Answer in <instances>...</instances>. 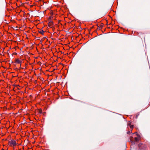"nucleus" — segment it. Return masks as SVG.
<instances>
[{"instance_id":"1","label":"nucleus","mask_w":150,"mask_h":150,"mask_svg":"<svg viewBox=\"0 0 150 150\" xmlns=\"http://www.w3.org/2000/svg\"><path fill=\"white\" fill-rule=\"evenodd\" d=\"M133 136L134 137V135H136L137 136L136 137H134V142H138L140 139V136L139 134H138L137 132H135L133 134Z\"/></svg>"},{"instance_id":"2","label":"nucleus","mask_w":150,"mask_h":150,"mask_svg":"<svg viewBox=\"0 0 150 150\" xmlns=\"http://www.w3.org/2000/svg\"><path fill=\"white\" fill-rule=\"evenodd\" d=\"M8 144L11 147H14L16 146L17 144H17L16 141L13 140L9 141Z\"/></svg>"},{"instance_id":"3","label":"nucleus","mask_w":150,"mask_h":150,"mask_svg":"<svg viewBox=\"0 0 150 150\" xmlns=\"http://www.w3.org/2000/svg\"><path fill=\"white\" fill-rule=\"evenodd\" d=\"M139 147L140 150H144L146 149V145L143 144H139L138 145Z\"/></svg>"},{"instance_id":"4","label":"nucleus","mask_w":150,"mask_h":150,"mask_svg":"<svg viewBox=\"0 0 150 150\" xmlns=\"http://www.w3.org/2000/svg\"><path fill=\"white\" fill-rule=\"evenodd\" d=\"M16 62L18 64H20V65L21 66V61L18 59H16Z\"/></svg>"},{"instance_id":"5","label":"nucleus","mask_w":150,"mask_h":150,"mask_svg":"<svg viewBox=\"0 0 150 150\" xmlns=\"http://www.w3.org/2000/svg\"><path fill=\"white\" fill-rule=\"evenodd\" d=\"M130 141L132 142V143H134V141L133 139V137H132L131 136L130 137Z\"/></svg>"},{"instance_id":"6","label":"nucleus","mask_w":150,"mask_h":150,"mask_svg":"<svg viewBox=\"0 0 150 150\" xmlns=\"http://www.w3.org/2000/svg\"><path fill=\"white\" fill-rule=\"evenodd\" d=\"M128 125L129 126V127L131 129H132L133 127V125H131L130 123H128Z\"/></svg>"},{"instance_id":"7","label":"nucleus","mask_w":150,"mask_h":150,"mask_svg":"<svg viewBox=\"0 0 150 150\" xmlns=\"http://www.w3.org/2000/svg\"><path fill=\"white\" fill-rule=\"evenodd\" d=\"M39 33L42 34H43L44 31L43 30H41L39 32Z\"/></svg>"},{"instance_id":"8","label":"nucleus","mask_w":150,"mask_h":150,"mask_svg":"<svg viewBox=\"0 0 150 150\" xmlns=\"http://www.w3.org/2000/svg\"><path fill=\"white\" fill-rule=\"evenodd\" d=\"M52 23L51 22H50V23L49 24V26H52Z\"/></svg>"},{"instance_id":"9","label":"nucleus","mask_w":150,"mask_h":150,"mask_svg":"<svg viewBox=\"0 0 150 150\" xmlns=\"http://www.w3.org/2000/svg\"><path fill=\"white\" fill-rule=\"evenodd\" d=\"M130 133V132L129 131H128L127 132V134H129Z\"/></svg>"}]
</instances>
